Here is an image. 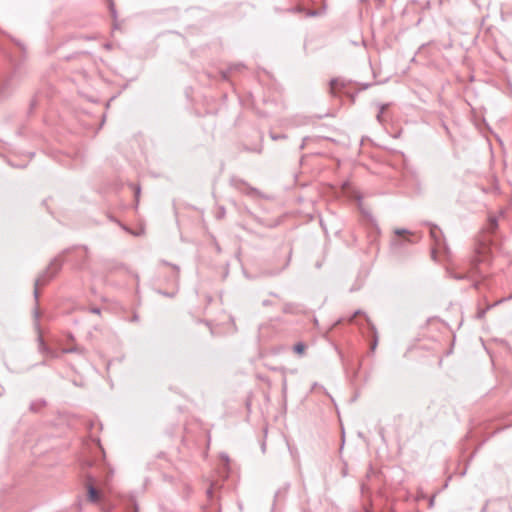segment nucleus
<instances>
[{"mask_svg":"<svg viewBox=\"0 0 512 512\" xmlns=\"http://www.w3.org/2000/svg\"><path fill=\"white\" fill-rule=\"evenodd\" d=\"M305 349H306V346L303 343H297L294 346V352L299 355H302L304 353Z\"/></svg>","mask_w":512,"mask_h":512,"instance_id":"20e7f679","label":"nucleus"},{"mask_svg":"<svg viewBox=\"0 0 512 512\" xmlns=\"http://www.w3.org/2000/svg\"><path fill=\"white\" fill-rule=\"evenodd\" d=\"M495 228H496V221L495 220H491L490 230L493 231Z\"/></svg>","mask_w":512,"mask_h":512,"instance_id":"39448f33","label":"nucleus"},{"mask_svg":"<svg viewBox=\"0 0 512 512\" xmlns=\"http://www.w3.org/2000/svg\"><path fill=\"white\" fill-rule=\"evenodd\" d=\"M489 244L490 239L487 234L481 235V237L477 240L476 246H475V257L472 260V264L475 265L476 263H480L485 261L488 258L489 254Z\"/></svg>","mask_w":512,"mask_h":512,"instance_id":"f257e3e1","label":"nucleus"},{"mask_svg":"<svg viewBox=\"0 0 512 512\" xmlns=\"http://www.w3.org/2000/svg\"><path fill=\"white\" fill-rule=\"evenodd\" d=\"M87 497L90 502L97 503L101 500L102 494L95 488V481L92 477L86 480Z\"/></svg>","mask_w":512,"mask_h":512,"instance_id":"f03ea898","label":"nucleus"},{"mask_svg":"<svg viewBox=\"0 0 512 512\" xmlns=\"http://www.w3.org/2000/svg\"><path fill=\"white\" fill-rule=\"evenodd\" d=\"M53 275H50L48 277H46L45 275H41L39 276L36 281H35V296L38 297V293H39V288L44 286L51 278H52Z\"/></svg>","mask_w":512,"mask_h":512,"instance_id":"7ed1b4c3","label":"nucleus"}]
</instances>
